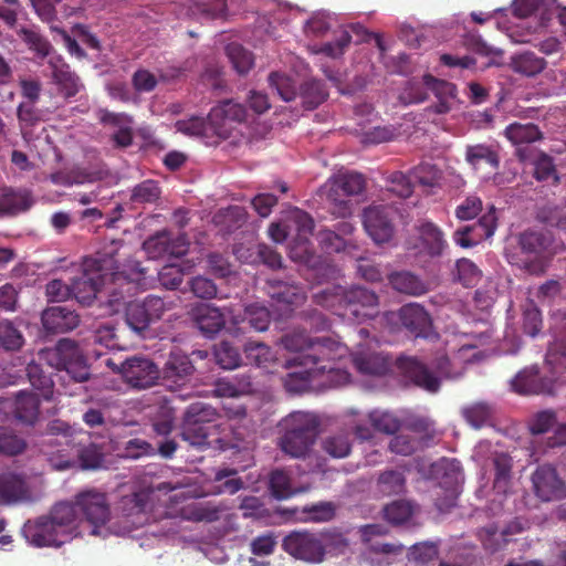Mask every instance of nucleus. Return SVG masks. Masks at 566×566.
Masks as SVG:
<instances>
[{"mask_svg": "<svg viewBox=\"0 0 566 566\" xmlns=\"http://www.w3.org/2000/svg\"><path fill=\"white\" fill-rule=\"evenodd\" d=\"M120 241L113 240L94 256H86L82 263V272L72 279V296L82 305L90 306L96 298L97 292L105 284L107 276H112L114 283L130 292L133 286L146 285V269L139 262H134L129 273L119 271L117 259Z\"/></svg>", "mask_w": 566, "mask_h": 566, "instance_id": "f257e3e1", "label": "nucleus"}, {"mask_svg": "<svg viewBox=\"0 0 566 566\" xmlns=\"http://www.w3.org/2000/svg\"><path fill=\"white\" fill-rule=\"evenodd\" d=\"M314 300L316 304L332 310L343 318L357 321L375 316L379 305L378 295L363 286L324 290L316 293Z\"/></svg>", "mask_w": 566, "mask_h": 566, "instance_id": "f03ea898", "label": "nucleus"}, {"mask_svg": "<svg viewBox=\"0 0 566 566\" xmlns=\"http://www.w3.org/2000/svg\"><path fill=\"white\" fill-rule=\"evenodd\" d=\"M279 427L281 450L293 458H303L316 440L319 420L312 412L293 411L280 421Z\"/></svg>", "mask_w": 566, "mask_h": 566, "instance_id": "7ed1b4c3", "label": "nucleus"}, {"mask_svg": "<svg viewBox=\"0 0 566 566\" xmlns=\"http://www.w3.org/2000/svg\"><path fill=\"white\" fill-rule=\"evenodd\" d=\"M281 344L290 352L300 353L294 361L301 366L332 363L343 357L345 347L332 337H310L304 331L282 336Z\"/></svg>", "mask_w": 566, "mask_h": 566, "instance_id": "20e7f679", "label": "nucleus"}, {"mask_svg": "<svg viewBox=\"0 0 566 566\" xmlns=\"http://www.w3.org/2000/svg\"><path fill=\"white\" fill-rule=\"evenodd\" d=\"M38 358L55 370L64 373L61 377L63 380L67 378L69 381L84 382L90 379L86 358L74 339L61 338L55 346L40 349Z\"/></svg>", "mask_w": 566, "mask_h": 566, "instance_id": "39448f33", "label": "nucleus"}, {"mask_svg": "<svg viewBox=\"0 0 566 566\" xmlns=\"http://www.w3.org/2000/svg\"><path fill=\"white\" fill-rule=\"evenodd\" d=\"M172 306L174 302L157 295H148L143 301H130L126 303L125 322L134 332L142 333Z\"/></svg>", "mask_w": 566, "mask_h": 566, "instance_id": "423d86ee", "label": "nucleus"}, {"mask_svg": "<svg viewBox=\"0 0 566 566\" xmlns=\"http://www.w3.org/2000/svg\"><path fill=\"white\" fill-rule=\"evenodd\" d=\"M75 506L83 518L93 526L92 534L98 535V528L111 520V504L106 493L88 489L75 495Z\"/></svg>", "mask_w": 566, "mask_h": 566, "instance_id": "0eeeda50", "label": "nucleus"}, {"mask_svg": "<svg viewBox=\"0 0 566 566\" xmlns=\"http://www.w3.org/2000/svg\"><path fill=\"white\" fill-rule=\"evenodd\" d=\"M282 547L291 556L310 563H321L325 556L324 544L310 532L290 533L284 537Z\"/></svg>", "mask_w": 566, "mask_h": 566, "instance_id": "6e6552de", "label": "nucleus"}, {"mask_svg": "<svg viewBox=\"0 0 566 566\" xmlns=\"http://www.w3.org/2000/svg\"><path fill=\"white\" fill-rule=\"evenodd\" d=\"M535 495L543 502L559 501L566 497V483L551 464H543L532 474Z\"/></svg>", "mask_w": 566, "mask_h": 566, "instance_id": "1a4fd4ad", "label": "nucleus"}, {"mask_svg": "<svg viewBox=\"0 0 566 566\" xmlns=\"http://www.w3.org/2000/svg\"><path fill=\"white\" fill-rule=\"evenodd\" d=\"M119 373L128 385L137 389L151 387L160 377V371L153 360L136 356L123 361Z\"/></svg>", "mask_w": 566, "mask_h": 566, "instance_id": "9d476101", "label": "nucleus"}, {"mask_svg": "<svg viewBox=\"0 0 566 566\" xmlns=\"http://www.w3.org/2000/svg\"><path fill=\"white\" fill-rule=\"evenodd\" d=\"M193 373L195 366L190 357L180 350H174L160 373L161 381L170 391H176L190 382Z\"/></svg>", "mask_w": 566, "mask_h": 566, "instance_id": "9b49d317", "label": "nucleus"}, {"mask_svg": "<svg viewBox=\"0 0 566 566\" xmlns=\"http://www.w3.org/2000/svg\"><path fill=\"white\" fill-rule=\"evenodd\" d=\"M149 500L150 494L144 490L124 495L119 499L115 510L117 515L123 518L127 530L138 528L147 522Z\"/></svg>", "mask_w": 566, "mask_h": 566, "instance_id": "f8f14e48", "label": "nucleus"}, {"mask_svg": "<svg viewBox=\"0 0 566 566\" xmlns=\"http://www.w3.org/2000/svg\"><path fill=\"white\" fill-rule=\"evenodd\" d=\"M396 367L401 376L415 386L429 392H437L440 380L427 367V365L413 356H400L396 359Z\"/></svg>", "mask_w": 566, "mask_h": 566, "instance_id": "ddd939ff", "label": "nucleus"}, {"mask_svg": "<svg viewBox=\"0 0 566 566\" xmlns=\"http://www.w3.org/2000/svg\"><path fill=\"white\" fill-rule=\"evenodd\" d=\"M23 534L27 541L36 547L61 546L69 539L48 516H41L33 522L28 521Z\"/></svg>", "mask_w": 566, "mask_h": 566, "instance_id": "4468645a", "label": "nucleus"}, {"mask_svg": "<svg viewBox=\"0 0 566 566\" xmlns=\"http://www.w3.org/2000/svg\"><path fill=\"white\" fill-rule=\"evenodd\" d=\"M504 135L516 147V156L524 163L531 159L532 153L536 150L532 144L543 138L541 129L533 123H512L506 126Z\"/></svg>", "mask_w": 566, "mask_h": 566, "instance_id": "2eb2a0df", "label": "nucleus"}, {"mask_svg": "<svg viewBox=\"0 0 566 566\" xmlns=\"http://www.w3.org/2000/svg\"><path fill=\"white\" fill-rule=\"evenodd\" d=\"M391 212V209L385 206H373L364 210V227L378 244L388 242L392 238Z\"/></svg>", "mask_w": 566, "mask_h": 566, "instance_id": "dca6fc26", "label": "nucleus"}, {"mask_svg": "<svg viewBox=\"0 0 566 566\" xmlns=\"http://www.w3.org/2000/svg\"><path fill=\"white\" fill-rule=\"evenodd\" d=\"M511 388L520 395H552L554 391V380L546 376H541L536 366L524 368L518 371L511 380Z\"/></svg>", "mask_w": 566, "mask_h": 566, "instance_id": "f3484780", "label": "nucleus"}, {"mask_svg": "<svg viewBox=\"0 0 566 566\" xmlns=\"http://www.w3.org/2000/svg\"><path fill=\"white\" fill-rule=\"evenodd\" d=\"M400 323L415 337L429 338L433 333V325L427 310L416 303L403 305L398 313Z\"/></svg>", "mask_w": 566, "mask_h": 566, "instance_id": "a211bd4d", "label": "nucleus"}, {"mask_svg": "<svg viewBox=\"0 0 566 566\" xmlns=\"http://www.w3.org/2000/svg\"><path fill=\"white\" fill-rule=\"evenodd\" d=\"M43 328L48 333L63 334L75 329L80 325V315L67 306H51L41 315Z\"/></svg>", "mask_w": 566, "mask_h": 566, "instance_id": "6ab92c4d", "label": "nucleus"}, {"mask_svg": "<svg viewBox=\"0 0 566 566\" xmlns=\"http://www.w3.org/2000/svg\"><path fill=\"white\" fill-rule=\"evenodd\" d=\"M144 250L151 259L161 258L165 255H184L188 251V245L182 238L172 240L170 233L167 231L157 232L148 238L144 244Z\"/></svg>", "mask_w": 566, "mask_h": 566, "instance_id": "aec40b11", "label": "nucleus"}, {"mask_svg": "<svg viewBox=\"0 0 566 566\" xmlns=\"http://www.w3.org/2000/svg\"><path fill=\"white\" fill-rule=\"evenodd\" d=\"M192 321L207 337H213L226 326L224 313L211 304H201L193 308Z\"/></svg>", "mask_w": 566, "mask_h": 566, "instance_id": "412c9836", "label": "nucleus"}, {"mask_svg": "<svg viewBox=\"0 0 566 566\" xmlns=\"http://www.w3.org/2000/svg\"><path fill=\"white\" fill-rule=\"evenodd\" d=\"M423 84L429 88L438 102L429 109L436 114H447L451 109V103L457 97V86L448 81L439 80L431 74H426L422 77Z\"/></svg>", "mask_w": 566, "mask_h": 566, "instance_id": "4be33fe9", "label": "nucleus"}, {"mask_svg": "<svg viewBox=\"0 0 566 566\" xmlns=\"http://www.w3.org/2000/svg\"><path fill=\"white\" fill-rule=\"evenodd\" d=\"M266 292L272 300L287 305H300L305 298L304 289L293 281L271 277L266 281Z\"/></svg>", "mask_w": 566, "mask_h": 566, "instance_id": "5701e85b", "label": "nucleus"}, {"mask_svg": "<svg viewBox=\"0 0 566 566\" xmlns=\"http://www.w3.org/2000/svg\"><path fill=\"white\" fill-rule=\"evenodd\" d=\"M34 203L31 191L3 188L0 192V218L12 217L28 211Z\"/></svg>", "mask_w": 566, "mask_h": 566, "instance_id": "b1692460", "label": "nucleus"}, {"mask_svg": "<svg viewBox=\"0 0 566 566\" xmlns=\"http://www.w3.org/2000/svg\"><path fill=\"white\" fill-rule=\"evenodd\" d=\"M247 118V109L240 104L232 99L221 102L219 105L211 108L208 119L212 125L219 126L224 133H227L232 123H242Z\"/></svg>", "mask_w": 566, "mask_h": 566, "instance_id": "393cba45", "label": "nucleus"}, {"mask_svg": "<svg viewBox=\"0 0 566 566\" xmlns=\"http://www.w3.org/2000/svg\"><path fill=\"white\" fill-rule=\"evenodd\" d=\"M185 15L200 21L223 18L227 11L226 0H182Z\"/></svg>", "mask_w": 566, "mask_h": 566, "instance_id": "a878e982", "label": "nucleus"}, {"mask_svg": "<svg viewBox=\"0 0 566 566\" xmlns=\"http://www.w3.org/2000/svg\"><path fill=\"white\" fill-rule=\"evenodd\" d=\"M30 497L25 480L17 473H0V502L4 504L25 501Z\"/></svg>", "mask_w": 566, "mask_h": 566, "instance_id": "bb28decb", "label": "nucleus"}, {"mask_svg": "<svg viewBox=\"0 0 566 566\" xmlns=\"http://www.w3.org/2000/svg\"><path fill=\"white\" fill-rule=\"evenodd\" d=\"M356 369L363 375L384 376L391 366L388 355L375 352H359L353 356Z\"/></svg>", "mask_w": 566, "mask_h": 566, "instance_id": "cd10ccee", "label": "nucleus"}, {"mask_svg": "<svg viewBox=\"0 0 566 566\" xmlns=\"http://www.w3.org/2000/svg\"><path fill=\"white\" fill-rule=\"evenodd\" d=\"M518 244L521 251L527 255L521 266L525 268L528 272H535L538 264H536L533 259H536L546 248V238L536 231H525L520 235ZM517 264L520 265V263Z\"/></svg>", "mask_w": 566, "mask_h": 566, "instance_id": "c85d7f7f", "label": "nucleus"}, {"mask_svg": "<svg viewBox=\"0 0 566 566\" xmlns=\"http://www.w3.org/2000/svg\"><path fill=\"white\" fill-rule=\"evenodd\" d=\"M365 178L361 174L346 172L338 175L332 180L328 198L337 201L340 195H359L365 189Z\"/></svg>", "mask_w": 566, "mask_h": 566, "instance_id": "c756f323", "label": "nucleus"}, {"mask_svg": "<svg viewBox=\"0 0 566 566\" xmlns=\"http://www.w3.org/2000/svg\"><path fill=\"white\" fill-rule=\"evenodd\" d=\"M302 371L290 373L285 379V388L290 392H303L305 391L311 384L312 378L315 377L316 374H323L325 371L332 373L334 367L331 363H321L318 365H308Z\"/></svg>", "mask_w": 566, "mask_h": 566, "instance_id": "7c9ffc66", "label": "nucleus"}, {"mask_svg": "<svg viewBox=\"0 0 566 566\" xmlns=\"http://www.w3.org/2000/svg\"><path fill=\"white\" fill-rule=\"evenodd\" d=\"M52 78L59 94L66 99L74 97L83 87L80 77L64 63L53 65Z\"/></svg>", "mask_w": 566, "mask_h": 566, "instance_id": "2f4dec72", "label": "nucleus"}, {"mask_svg": "<svg viewBox=\"0 0 566 566\" xmlns=\"http://www.w3.org/2000/svg\"><path fill=\"white\" fill-rule=\"evenodd\" d=\"M418 232L424 251L432 258L440 256L448 247L443 232L430 221L420 223Z\"/></svg>", "mask_w": 566, "mask_h": 566, "instance_id": "473e14b6", "label": "nucleus"}, {"mask_svg": "<svg viewBox=\"0 0 566 566\" xmlns=\"http://www.w3.org/2000/svg\"><path fill=\"white\" fill-rule=\"evenodd\" d=\"M40 413L39 395L28 391H19L14 400L15 418L27 424H33Z\"/></svg>", "mask_w": 566, "mask_h": 566, "instance_id": "72a5a7b5", "label": "nucleus"}, {"mask_svg": "<svg viewBox=\"0 0 566 566\" xmlns=\"http://www.w3.org/2000/svg\"><path fill=\"white\" fill-rule=\"evenodd\" d=\"M78 514L75 501L73 503L60 502L52 507L48 517L70 538Z\"/></svg>", "mask_w": 566, "mask_h": 566, "instance_id": "f704fd0d", "label": "nucleus"}, {"mask_svg": "<svg viewBox=\"0 0 566 566\" xmlns=\"http://www.w3.org/2000/svg\"><path fill=\"white\" fill-rule=\"evenodd\" d=\"M465 161L474 169H479L483 165H488L495 170L499 168L500 157L493 146L476 144L467 146Z\"/></svg>", "mask_w": 566, "mask_h": 566, "instance_id": "c9c22d12", "label": "nucleus"}, {"mask_svg": "<svg viewBox=\"0 0 566 566\" xmlns=\"http://www.w3.org/2000/svg\"><path fill=\"white\" fill-rule=\"evenodd\" d=\"M392 289L400 293L419 296L428 292L427 284L411 272L401 271L388 275Z\"/></svg>", "mask_w": 566, "mask_h": 566, "instance_id": "e433bc0d", "label": "nucleus"}, {"mask_svg": "<svg viewBox=\"0 0 566 566\" xmlns=\"http://www.w3.org/2000/svg\"><path fill=\"white\" fill-rule=\"evenodd\" d=\"M298 97L305 109L312 111L328 97L325 84L318 80L305 81L298 88Z\"/></svg>", "mask_w": 566, "mask_h": 566, "instance_id": "4c0bfd02", "label": "nucleus"}, {"mask_svg": "<svg viewBox=\"0 0 566 566\" xmlns=\"http://www.w3.org/2000/svg\"><path fill=\"white\" fill-rule=\"evenodd\" d=\"M27 376L31 386L39 391L44 400H51L53 397L54 381L48 375L39 363L31 361L28 364Z\"/></svg>", "mask_w": 566, "mask_h": 566, "instance_id": "58836bf2", "label": "nucleus"}, {"mask_svg": "<svg viewBox=\"0 0 566 566\" xmlns=\"http://www.w3.org/2000/svg\"><path fill=\"white\" fill-rule=\"evenodd\" d=\"M217 418L218 412L213 407L203 402H193L187 407L182 423L214 428L213 422Z\"/></svg>", "mask_w": 566, "mask_h": 566, "instance_id": "ea45409f", "label": "nucleus"}, {"mask_svg": "<svg viewBox=\"0 0 566 566\" xmlns=\"http://www.w3.org/2000/svg\"><path fill=\"white\" fill-rule=\"evenodd\" d=\"M526 161H530L534 166V177L536 180L552 184L559 181L554 159L551 156L534 150L532 158Z\"/></svg>", "mask_w": 566, "mask_h": 566, "instance_id": "a19ab883", "label": "nucleus"}, {"mask_svg": "<svg viewBox=\"0 0 566 566\" xmlns=\"http://www.w3.org/2000/svg\"><path fill=\"white\" fill-rule=\"evenodd\" d=\"M497 227V218L493 206L473 224L464 226L471 233L474 242L479 244L481 241L491 238Z\"/></svg>", "mask_w": 566, "mask_h": 566, "instance_id": "79ce46f5", "label": "nucleus"}, {"mask_svg": "<svg viewBox=\"0 0 566 566\" xmlns=\"http://www.w3.org/2000/svg\"><path fill=\"white\" fill-rule=\"evenodd\" d=\"M547 63L543 57L537 56L534 52L526 51L512 59V67L515 72L535 76L546 67Z\"/></svg>", "mask_w": 566, "mask_h": 566, "instance_id": "37998d69", "label": "nucleus"}, {"mask_svg": "<svg viewBox=\"0 0 566 566\" xmlns=\"http://www.w3.org/2000/svg\"><path fill=\"white\" fill-rule=\"evenodd\" d=\"M493 465L495 471L493 488L497 493L505 494L509 491L512 478V459L505 453L496 454L493 458Z\"/></svg>", "mask_w": 566, "mask_h": 566, "instance_id": "c03bdc74", "label": "nucleus"}, {"mask_svg": "<svg viewBox=\"0 0 566 566\" xmlns=\"http://www.w3.org/2000/svg\"><path fill=\"white\" fill-rule=\"evenodd\" d=\"M303 522L323 523L329 522L336 514V505L333 502H318L302 507Z\"/></svg>", "mask_w": 566, "mask_h": 566, "instance_id": "a18cd8bd", "label": "nucleus"}, {"mask_svg": "<svg viewBox=\"0 0 566 566\" xmlns=\"http://www.w3.org/2000/svg\"><path fill=\"white\" fill-rule=\"evenodd\" d=\"M226 53L233 69L241 75L247 74L254 64L253 54L239 43H229Z\"/></svg>", "mask_w": 566, "mask_h": 566, "instance_id": "49530a36", "label": "nucleus"}, {"mask_svg": "<svg viewBox=\"0 0 566 566\" xmlns=\"http://www.w3.org/2000/svg\"><path fill=\"white\" fill-rule=\"evenodd\" d=\"M161 195L157 181L147 179L136 185L130 195V201L135 205L155 203Z\"/></svg>", "mask_w": 566, "mask_h": 566, "instance_id": "de8ad7c7", "label": "nucleus"}, {"mask_svg": "<svg viewBox=\"0 0 566 566\" xmlns=\"http://www.w3.org/2000/svg\"><path fill=\"white\" fill-rule=\"evenodd\" d=\"M378 489L384 495L403 493L406 490V478L400 470H388L378 478Z\"/></svg>", "mask_w": 566, "mask_h": 566, "instance_id": "09e8293b", "label": "nucleus"}, {"mask_svg": "<svg viewBox=\"0 0 566 566\" xmlns=\"http://www.w3.org/2000/svg\"><path fill=\"white\" fill-rule=\"evenodd\" d=\"M286 222L290 231H295V237L304 239L313 235L314 220L307 212L295 208L289 213Z\"/></svg>", "mask_w": 566, "mask_h": 566, "instance_id": "8fccbe9b", "label": "nucleus"}, {"mask_svg": "<svg viewBox=\"0 0 566 566\" xmlns=\"http://www.w3.org/2000/svg\"><path fill=\"white\" fill-rule=\"evenodd\" d=\"M27 449L25 440L18 436L15 431L8 427H0V453L14 457L21 454Z\"/></svg>", "mask_w": 566, "mask_h": 566, "instance_id": "3c124183", "label": "nucleus"}, {"mask_svg": "<svg viewBox=\"0 0 566 566\" xmlns=\"http://www.w3.org/2000/svg\"><path fill=\"white\" fill-rule=\"evenodd\" d=\"M243 352L249 364L256 367H266L274 359L271 348L261 342H247Z\"/></svg>", "mask_w": 566, "mask_h": 566, "instance_id": "603ef678", "label": "nucleus"}, {"mask_svg": "<svg viewBox=\"0 0 566 566\" xmlns=\"http://www.w3.org/2000/svg\"><path fill=\"white\" fill-rule=\"evenodd\" d=\"M415 512L411 502L405 500L394 501L384 507L386 521L394 525H400L409 521Z\"/></svg>", "mask_w": 566, "mask_h": 566, "instance_id": "864d4df0", "label": "nucleus"}, {"mask_svg": "<svg viewBox=\"0 0 566 566\" xmlns=\"http://www.w3.org/2000/svg\"><path fill=\"white\" fill-rule=\"evenodd\" d=\"M457 280L465 287L475 286L482 279V271L471 260L462 258L455 264Z\"/></svg>", "mask_w": 566, "mask_h": 566, "instance_id": "5fc2aeb1", "label": "nucleus"}, {"mask_svg": "<svg viewBox=\"0 0 566 566\" xmlns=\"http://www.w3.org/2000/svg\"><path fill=\"white\" fill-rule=\"evenodd\" d=\"M242 322L255 332H264L271 322L270 312L264 306L251 304L247 306Z\"/></svg>", "mask_w": 566, "mask_h": 566, "instance_id": "6e6d98bb", "label": "nucleus"}, {"mask_svg": "<svg viewBox=\"0 0 566 566\" xmlns=\"http://www.w3.org/2000/svg\"><path fill=\"white\" fill-rule=\"evenodd\" d=\"M323 450L333 458H345L352 450L348 433H336L326 437L322 442Z\"/></svg>", "mask_w": 566, "mask_h": 566, "instance_id": "4d7b16f0", "label": "nucleus"}, {"mask_svg": "<svg viewBox=\"0 0 566 566\" xmlns=\"http://www.w3.org/2000/svg\"><path fill=\"white\" fill-rule=\"evenodd\" d=\"M24 344L22 333L8 319L0 321V345L6 350H19Z\"/></svg>", "mask_w": 566, "mask_h": 566, "instance_id": "13d9d810", "label": "nucleus"}, {"mask_svg": "<svg viewBox=\"0 0 566 566\" xmlns=\"http://www.w3.org/2000/svg\"><path fill=\"white\" fill-rule=\"evenodd\" d=\"M211 429L206 426L181 423V438L190 446L202 449L210 444L208 438L211 434Z\"/></svg>", "mask_w": 566, "mask_h": 566, "instance_id": "bf43d9fd", "label": "nucleus"}, {"mask_svg": "<svg viewBox=\"0 0 566 566\" xmlns=\"http://www.w3.org/2000/svg\"><path fill=\"white\" fill-rule=\"evenodd\" d=\"M269 83L285 102L294 101L298 96V90L293 80L282 73L272 72L269 75Z\"/></svg>", "mask_w": 566, "mask_h": 566, "instance_id": "052dcab7", "label": "nucleus"}, {"mask_svg": "<svg viewBox=\"0 0 566 566\" xmlns=\"http://www.w3.org/2000/svg\"><path fill=\"white\" fill-rule=\"evenodd\" d=\"M270 490L279 500L289 499L294 494L291 478L284 470L276 469L270 475Z\"/></svg>", "mask_w": 566, "mask_h": 566, "instance_id": "680f3d73", "label": "nucleus"}, {"mask_svg": "<svg viewBox=\"0 0 566 566\" xmlns=\"http://www.w3.org/2000/svg\"><path fill=\"white\" fill-rule=\"evenodd\" d=\"M462 415L468 423L479 429L491 419L492 409L486 402H475L463 408Z\"/></svg>", "mask_w": 566, "mask_h": 566, "instance_id": "e2e57ef3", "label": "nucleus"}, {"mask_svg": "<svg viewBox=\"0 0 566 566\" xmlns=\"http://www.w3.org/2000/svg\"><path fill=\"white\" fill-rule=\"evenodd\" d=\"M411 175L415 181L424 188L437 187L441 179V171L434 165L428 163L415 167Z\"/></svg>", "mask_w": 566, "mask_h": 566, "instance_id": "0e129e2a", "label": "nucleus"}, {"mask_svg": "<svg viewBox=\"0 0 566 566\" xmlns=\"http://www.w3.org/2000/svg\"><path fill=\"white\" fill-rule=\"evenodd\" d=\"M542 327V313L533 302H530L523 311V332L531 337H536L541 333Z\"/></svg>", "mask_w": 566, "mask_h": 566, "instance_id": "69168bd1", "label": "nucleus"}, {"mask_svg": "<svg viewBox=\"0 0 566 566\" xmlns=\"http://www.w3.org/2000/svg\"><path fill=\"white\" fill-rule=\"evenodd\" d=\"M369 419L375 430L386 434H395L401 427L400 420L390 412L373 411Z\"/></svg>", "mask_w": 566, "mask_h": 566, "instance_id": "338daca9", "label": "nucleus"}, {"mask_svg": "<svg viewBox=\"0 0 566 566\" xmlns=\"http://www.w3.org/2000/svg\"><path fill=\"white\" fill-rule=\"evenodd\" d=\"M557 423V416L554 410H542L535 413L528 422V429L532 434H543L548 432Z\"/></svg>", "mask_w": 566, "mask_h": 566, "instance_id": "774afa93", "label": "nucleus"}]
</instances>
